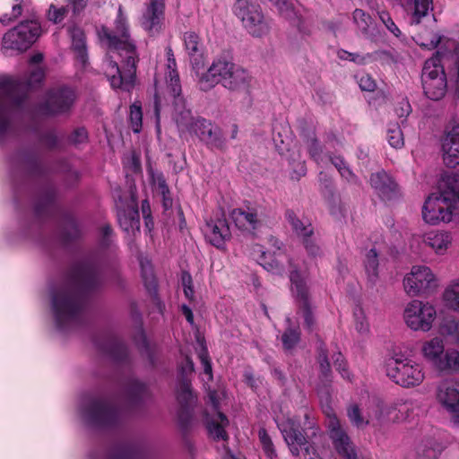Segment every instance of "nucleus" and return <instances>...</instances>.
<instances>
[{
    "label": "nucleus",
    "mask_w": 459,
    "mask_h": 459,
    "mask_svg": "<svg viewBox=\"0 0 459 459\" xmlns=\"http://www.w3.org/2000/svg\"><path fill=\"white\" fill-rule=\"evenodd\" d=\"M98 34L100 42L108 49L106 74L112 88L129 91L134 86L139 58L121 6L118 8L114 29L102 27Z\"/></svg>",
    "instance_id": "obj_1"
},
{
    "label": "nucleus",
    "mask_w": 459,
    "mask_h": 459,
    "mask_svg": "<svg viewBox=\"0 0 459 459\" xmlns=\"http://www.w3.org/2000/svg\"><path fill=\"white\" fill-rule=\"evenodd\" d=\"M101 282L97 263L84 261L73 268L69 283L52 293V308L58 328L65 329L80 321L85 305L84 291L97 289Z\"/></svg>",
    "instance_id": "obj_2"
},
{
    "label": "nucleus",
    "mask_w": 459,
    "mask_h": 459,
    "mask_svg": "<svg viewBox=\"0 0 459 459\" xmlns=\"http://www.w3.org/2000/svg\"><path fill=\"white\" fill-rule=\"evenodd\" d=\"M44 76V71L40 67L32 69L26 82L10 76H0V141L12 131L11 111L24 108L29 91L40 83Z\"/></svg>",
    "instance_id": "obj_3"
},
{
    "label": "nucleus",
    "mask_w": 459,
    "mask_h": 459,
    "mask_svg": "<svg viewBox=\"0 0 459 459\" xmlns=\"http://www.w3.org/2000/svg\"><path fill=\"white\" fill-rule=\"evenodd\" d=\"M459 203V175L448 174L438 183V192L431 194L422 207V218L429 224L449 222Z\"/></svg>",
    "instance_id": "obj_4"
},
{
    "label": "nucleus",
    "mask_w": 459,
    "mask_h": 459,
    "mask_svg": "<svg viewBox=\"0 0 459 459\" xmlns=\"http://www.w3.org/2000/svg\"><path fill=\"white\" fill-rule=\"evenodd\" d=\"M167 69L166 82L167 90L173 98V119L175 120L180 134L192 133L195 118L192 116L191 110L186 107V101L181 96V85L179 75L177 71V64L173 51L167 48Z\"/></svg>",
    "instance_id": "obj_5"
},
{
    "label": "nucleus",
    "mask_w": 459,
    "mask_h": 459,
    "mask_svg": "<svg viewBox=\"0 0 459 459\" xmlns=\"http://www.w3.org/2000/svg\"><path fill=\"white\" fill-rule=\"evenodd\" d=\"M385 372L394 383L405 388L418 386L425 378L422 364L399 354L386 360Z\"/></svg>",
    "instance_id": "obj_6"
},
{
    "label": "nucleus",
    "mask_w": 459,
    "mask_h": 459,
    "mask_svg": "<svg viewBox=\"0 0 459 459\" xmlns=\"http://www.w3.org/2000/svg\"><path fill=\"white\" fill-rule=\"evenodd\" d=\"M233 12L252 37L262 38L270 32V22L265 18L259 4L250 0H237Z\"/></svg>",
    "instance_id": "obj_7"
},
{
    "label": "nucleus",
    "mask_w": 459,
    "mask_h": 459,
    "mask_svg": "<svg viewBox=\"0 0 459 459\" xmlns=\"http://www.w3.org/2000/svg\"><path fill=\"white\" fill-rule=\"evenodd\" d=\"M322 408L327 418L326 427L329 438L337 454L343 459H359L355 446L342 427L333 408L329 404H325Z\"/></svg>",
    "instance_id": "obj_8"
},
{
    "label": "nucleus",
    "mask_w": 459,
    "mask_h": 459,
    "mask_svg": "<svg viewBox=\"0 0 459 459\" xmlns=\"http://www.w3.org/2000/svg\"><path fill=\"white\" fill-rule=\"evenodd\" d=\"M421 351L423 357L437 369L440 371L459 369V351L455 349L445 351L441 338L434 337L425 342Z\"/></svg>",
    "instance_id": "obj_9"
},
{
    "label": "nucleus",
    "mask_w": 459,
    "mask_h": 459,
    "mask_svg": "<svg viewBox=\"0 0 459 459\" xmlns=\"http://www.w3.org/2000/svg\"><path fill=\"white\" fill-rule=\"evenodd\" d=\"M41 27L38 21L30 20L19 23L3 37V48L23 52L40 36Z\"/></svg>",
    "instance_id": "obj_10"
},
{
    "label": "nucleus",
    "mask_w": 459,
    "mask_h": 459,
    "mask_svg": "<svg viewBox=\"0 0 459 459\" xmlns=\"http://www.w3.org/2000/svg\"><path fill=\"white\" fill-rule=\"evenodd\" d=\"M436 316L437 311L433 305L418 299L409 302L403 311V320L413 331L429 332Z\"/></svg>",
    "instance_id": "obj_11"
},
{
    "label": "nucleus",
    "mask_w": 459,
    "mask_h": 459,
    "mask_svg": "<svg viewBox=\"0 0 459 459\" xmlns=\"http://www.w3.org/2000/svg\"><path fill=\"white\" fill-rule=\"evenodd\" d=\"M290 280L291 291L298 305V313L303 317L305 327L312 331L316 321L307 281L297 270L290 271Z\"/></svg>",
    "instance_id": "obj_12"
},
{
    "label": "nucleus",
    "mask_w": 459,
    "mask_h": 459,
    "mask_svg": "<svg viewBox=\"0 0 459 459\" xmlns=\"http://www.w3.org/2000/svg\"><path fill=\"white\" fill-rule=\"evenodd\" d=\"M273 413V420L291 454L298 456L302 447L308 453L307 438L303 432L299 430V426L297 421L290 417L278 414L274 409Z\"/></svg>",
    "instance_id": "obj_13"
},
{
    "label": "nucleus",
    "mask_w": 459,
    "mask_h": 459,
    "mask_svg": "<svg viewBox=\"0 0 459 459\" xmlns=\"http://www.w3.org/2000/svg\"><path fill=\"white\" fill-rule=\"evenodd\" d=\"M83 416L91 423L108 426L115 423L119 418V411L108 401L91 399L82 409Z\"/></svg>",
    "instance_id": "obj_14"
},
{
    "label": "nucleus",
    "mask_w": 459,
    "mask_h": 459,
    "mask_svg": "<svg viewBox=\"0 0 459 459\" xmlns=\"http://www.w3.org/2000/svg\"><path fill=\"white\" fill-rule=\"evenodd\" d=\"M437 403L459 423V382L445 379L436 387Z\"/></svg>",
    "instance_id": "obj_15"
},
{
    "label": "nucleus",
    "mask_w": 459,
    "mask_h": 459,
    "mask_svg": "<svg viewBox=\"0 0 459 459\" xmlns=\"http://www.w3.org/2000/svg\"><path fill=\"white\" fill-rule=\"evenodd\" d=\"M436 285V278L425 265L412 266L411 273L403 279V286L409 296H418Z\"/></svg>",
    "instance_id": "obj_16"
},
{
    "label": "nucleus",
    "mask_w": 459,
    "mask_h": 459,
    "mask_svg": "<svg viewBox=\"0 0 459 459\" xmlns=\"http://www.w3.org/2000/svg\"><path fill=\"white\" fill-rule=\"evenodd\" d=\"M76 100L75 91L67 87H62L50 91L43 106L45 114L56 115L70 110Z\"/></svg>",
    "instance_id": "obj_17"
},
{
    "label": "nucleus",
    "mask_w": 459,
    "mask_h": 459,
    "mask_svg": "<svg viewBox=\"0 0 459 459\" xmlns=\"http://www.w3.org/2000/svg\"><path fill=\"white\" fill-rule=\"evenodd\" d=\"M408 410L407 403L396 402L394 403H386L384 401L374 398L371 400V405L368 411V417L379 423L387 421H395L401 420L399 416L403 411Z\"/></svg>",
    "instance_id": "obj_18"
},
{
    "label": "nucleus",
    "mask_w": 459,
    "mask_h": 459,
    "mask_svg": "<svg viewBox=\"0 0 459 459\" xmlns=\"http://www.w3.org/2000/svg\"><path fill=\"white\" fill-rule=\"evenodd\" d=\"M232 64L231 61L224 57L214 59L211 66L199 80L200 89L204 91H208L217 84L222 85L223 80L226 79Z\"/></svg>",
    "instance_id": "obj_19"
},
{
    "label": "nucleus",
    "mask_w": 459,
    "mask_h": 459,
    "mask_svg": "<svg viewBox=\"0 0 459 459\" xmlns=\"http://www.w3.org/2000/svg\"><path fill=\"white\" fill-rule=\"evenodd\" d=\"M208 397L212 408L216 411L214 418L207 420L209 434L216 440H227L228 434L225 428L229 425V420L222 412L219 411L220 395L217 391L211 390L208 393Z\"/></svg>",
    "instance_id": "obj_20"
},
{
    "label": "nucleus",
    "mask_w": 459,
    "mask_h": 459,
    "mask_svg": "<svg viewBox=\"0 0 459 459\" xmlns=\"http://www.w3.org/2000/svg\"><path fill=\"white\" fill-rule=\"evenodd\" d=\"M230 218L236 227L247 232H253L262 223L258 210L255 207L236 208L230 212Z\"/></svg>",
    "instance_id": "obj_21"
},
{
    "label": "nucleus",
    "mask_w": 459,
    "mask_h": 459,
    "mask_svg": "<svg viewBox=\"0 0 459 459\" xmlns=\"http://www.w3.org/2000/svg\"><path fill=\"white\" fill-rule=\"evenodd\" d=\"M165 4L164 0H150L143 13L142 25L150 34L158 33L163 24Z\"/></svg>",
    "instance_id": "obj_22"
},
{
    "label": "nucleus",
    "mask_w": 459,
    "mask_h": 459,
    "mask_svg": "<svg viewBox=\"0 0 459 459\" xmlns=\"http://www.w3.org/2000/svg\"><path fill=\"white\" fill-rule=\"evenodd\" d=\"M251 79L249 73L246 69L233 63L221 86L230 91H247L250 87Z\"/></svg>",
    "instance_id": "obj_23"
},
{
    "label": "nucleus",
    "mask_w": 459,
    "mask_h": 459,
    "mask_svg": "<svg viewBox=\"0 0 459 459\" xmlns=\"http://www.w3.org/2000/svg\"><path fill=\"white\" fill-rule=\"evenodd\" d=\"M443 160L448 167L459 164V126L453 127L442 140Z\"/></svg>",
    "instance_id": "obj_24"
},
{
    "label": "nucleus",
    "mask_w": 459,
    "mask_h": 459,
    "mask_svg": "<svg viewBox=\"0 0 459 459\" xmlns=\"http://www.w3.org/2000/svg\"><path fill=\"white\" fill-rule=\"evenodd\" d=\"M204 232L206 239L216 247H221L230 237V227L225 219L207 221Z\"/></svg>",
    "instance_id": "obj_25"
},
{
    "label": "nucleus",
    "mask_w": 459,
    "mask_h": 459,
    "mask_svg": "<svg viewBox=\"0 0 459 459\" xmlns=\"http://www.w3.org/2000/svg\"><path fill=\"white\" fill-rule=\"evenodd\" d=\"M191 134H195L201 141L212 146L221 147L222 145L220 130L204 118H196Z\"/></svg>",
    "instance_id": "obj_26"
},
{
    "label": "nucleus",
    "mask_w": 459,
    "mask_h": 459,
    "mask_svg": "<svg viewBox=\"0 0 459 459\" xmlns=\"http://www.w3.org/2000/svg\"><path fill=\"white\" fill-rule=\"evenodd\" d=\"M117 220L121 229L134 235L140 230L139 211L135 205H128L126 209L117 210Z\"/></svg>",
    "instance_id": "obj_27"
},
{
    "label": "nucleus",
    "mask_w": 459,
    "mask_h": 459,
    "mask_svg": "<svg viewBox=\"0 0 459 459\" xmlns=\"http://www.w3.org/2000/svg\"><path fill=\"white\" fill-rule=\"evenodd\" d=\"M370 185L383 198H390L397 188L396 183L384 170L371 175Z\"/></svg>",
    "instance_id": "obj_28"
},
{
    "label": "nucleus",
    "mask_w": 459,
    "mask_h": 459,
    "mask_svg": "<svg viewBox=\"0 0 459 459\" xmlns=\"http://www.w3.org/2000/svg\"><path fill=\"white\" fill-rule=\"evenodd\" d=\"M422 241L436 254L443 255L450 246L452 238L446 231L431 230L422 236Z\"/></svg>",
    "instance_id": "obj_29"
},
{
    "label": "nucleus",
    "mask_w": 459,
    "mask_h": 459,
    "mask_svg": "<svg viewBox=\"0 0 459 459\" xmlns=\"http://www.w3.org/2000/svg\"><path fill=\"white\" fill-rule=\"evenodd\" d=\"M352 22L357 33L364 38H370L376 31V22L365 10L356 8L352 12Z\"/></svg>",
    "instance_id": "obj_30"
},
{
    "label": "nucleus",
    "mask_w": 459,
    "mask_h": 459,
    "mask_svg": "<svg viewBox=\"0 0 459 459\" xmlns=\"http://www.w3.org/2000/svg\"><path fill=\"white\" fill-rule=\"evenodd\" d=\"M421 81L425 95L432 100H441L446 92V77H436Z\"/></svg>",
    "instance_id": "obj_31"
},
{
    "label": "nucleus",
    "mask_w": 459,
    "mask_h": 459,
    "mask_svg": "<svg viewBox=\"0 0 459 459\" xmlns=\"http://www.w3.org/2000/svg\"><path fill=\"white\" fill-rule=\"evenodd\" d=\"M177 400L182 407V413L179 416V418L181 419L185 412L186 414V417L188 418V410L196 402V396L194 394L192 391L189 380H180L178 386L177 388Z\"/></svg>",
    "instance_id": "obj_32"
},
{
    "label": "nucleus",
    "mask_w": 459,
    "mask_h": 459,
    "mask_svg": "<svg viewBox=\"0 0 459 459\" xmlns=\"http://www.w3.org/2000/svg\"><path fill=\"white\" fill-rule=\"evenodd\" d=\"M184 44L193 64L198 65L204 54V47L199 36L194 31L186 32L184 34Z\"/></svg>",
    "instance_id": "obj_33"
},
{
    "label": "nucleus",
    "mask_w": 459,
    "mask_h": 459,
    "mask_svg": "<svg viewBox=\"0 0 459 459\" xmlns=\"http://www.w3.org/2000/svg\"><path fill=\"white\" fill-rule=\"evenodd\" d=\"M441 59L442 56L437 52L430 58L425 61L421 72V81L426 80V77L429 79L446 77Z\"/></svg>",
    "instance_id": "obj_34"
},
{
    "label": "nucleus",
    "mask_w": 459,
    "mask_h": 459,
    "mask_svg": "<svg viewBox=\"0 0 459 459\" xmlns=\"http://www.w3.org/2000/svg\"><path fill=\"white\" fill-rule=\"evenodd\" d=\"M285 217L299 238L309 237L313 233L312 224L307 221H301L292 210L286 211Z\"/></svg>",
    "instance_id": "obj_35"
},
{
    "label": "nucleus",
    "mask_w": 459,
    "mask_h": 459,
    "mask_svg": "<svg viewBox=\"0 0 459 459\" xmlns=\"http://www.w3.org/2000/svg\"><path fill=\"white\" fill-rule=\"evenodd\" d=\"M70 37L72 39V47L76 53L77 59L85 65L87 62V52L85 45V36L83 31L78 27H73L69 30Z\"/></svg>",
    "instance_id": "obj_36"
},
{
    "label": "nucleus",
    "mask_w": 459,
    "mask_h": 459,
    "mask_svg": "<svg viewBox=\"0 0 459 459\" xmlns=\"http://www.w3.org/2000/svg\"><path fill=\"white\" fill-rule=\"evenodd\" d=\"M273 4L282 18L293 23L298 22V26L299 27L300 20L298 16L294 0H275L273 2Z\"/></svg>",
    "instance_id": "obj_37"
},
{
    "label": "nucleus",
    "mask_w": 459,
    "mask_h": 459,
    "mask_svg": "<svg viewBox=\"0 0 459 459\" xmlns=\"http://www.w3.org/2000/svg\"><path fill=\"white\" fill-rule=\"evenodd\" d=\"M433 9V0H413L411 2V23H420Z\"/></svg>",
    "instance_id": "obj_38"
},
{
    "label": "nucleus",
    "mask_w": 459,
    "mask_h": 459,
    "mask_svg": "<svg viewBox=\"0 0 459 459\" xmlns=\"http://www.w3.org/2000/svg\"><path fill=\"white\" fill-rule=\"evenodd\" d=\"M286 321L289 327L282 333L281 342L285 350H291L300 340V331L298 326L294 328L290 326V318L288 317Z\"/></svg>",
    "instance_id": "obj_39"
},
{
    "label": "nucleus",
    "mask_w": 459,
    "mask_h": 459,
    "mask_svg": "<svg viewBox=\"0 0 459 459\" xmlns=\"http://www.w3.org/2000/svg\"><path fill=\"white\" fill-rule=\"evenodd\" d=\"M440 333L451 337L459 344V320L454 317L444 319L439 328Z\"/></svg>",
    "instance_id": "obj_40"
},
{
    "label": "nucleus",
    "mask_w": 459,
    "mask_h": 459,
    "mask_svg": "<svg viewBox=\"0 0 459 459\" xmlns=\"http://www.w3.org/2000/svg\"><path fill=\"white\" fill-rule=\"evenodd\" d=\"M386 140L390 146H392L394 149H401L402 147H403V134L398 124L389 125L386 132Z\"/></svg>",
    "instance_id": "obj_41"
},
{
    "label": "nucleus",
    "mask_w": 459,
    "mask_h": 459,
    "mask_svg": "<svg viewBox=\"0 0 459 459\" xmlns=\"http://www.w3.org/2000/svg\"><path fill=\"white\" fill-rule=\"evenodd\" d=\"M377 253L376 249L372 248L370 249L365 259V269L366 273L368 274V279L371 281H374L377 280L378 275V258H377Z\"/></svg>",
    "instance_id": "obj_42"
},
{
    "label": "nucleus",
    "mask_w": 459,
    "mask_h": 459,
    "mask_svg": "<svg viewBox=\"0 0 459 459\" xmlns=\"http://www.w3.org/2000/svg\"><path fill=\"white\" fill-rule=\"evenodd\" d=\"M318 362L320 366V377L324 384L329 383L331 381V367L328 361L326 350L324 344H321L318 347Z\"/></svg>",
    "instance_id": "obj_43"
},
{
    "label": "nucleus",
    "mask_w": 459,
    "mask_h": 459,
    "mask_svg": "<svg viewBox=\"0 0 459 459\" xmlns=\"http://www.w3.org/2000/svg\"><path fill=\"white\" fill-rule=\"evenodd\" d=\"M443 298L448 307L459 311V281L449 285L444 291Z\"/></svg>",
    "instance_id": "obj_44"
},
{
    "label": "nucleus",
    "mask_w": 459,
    "mask_h": 459,
    "mask_svg": "<svg viewBox=\"0 0 459 459\" xmlns=\"http://www.w3.org/2000/svg\"><path fill=\"white\" fill-rule=\"evenodd\" d=\"M347 416L350 421L358 429H362L369 424L372 420L368 416L364 418L361 414L360 409L357 404H351L347 409Z\"/></svg>",
    "instance_id": "obj_45"
},
{
    "label": "nucleus",
    "mask_w": 459,
    "mask_h": 459,
    "mask_svg": "<svg viewBox=\"0 0 459 459\" xmlns=\"http://www.w3.org/2000/svg\"><path fill=\"white\" fill-rule=\"evenodd\" d=\"M142 277L146 289L152 292L156 290L157 283L151 264L146 261H141Z\"/></svg>",
    "instance_id": "obj_46"
},
{
    "label": "nucleus",
    "mask_w": 459,
    "mask_h": 459,
    "mask_svg": "<svg viewBox=\"0 0 459 459\" xmlns=\"http://www.w3.org/2000/svg\"><path fill=\"white\" fill-rule=\"evenodd\" d=\"M129 120L132 130L134 133H140L143 125L142 107L138 103H134L130 107Z\"/></svg>",
    "instance_id": "obj_47"
},
{
    "label": "nucleus",
    "mask_w": 459,
    "mask_h": 459,
    "mask_svg": "<svg viewBox=\"0 0 459 459\" xmlns=\"http://www.w3.org/2000/svg\"><path fill=\"white\" fill-rule=\"evenodd\" d=\"M258 437L262 445L264 454L270 459H273L276 456V452L273 444V441L268 435L265 429L262 428L258 431Z\"/></svg>",
    "instance_id": "obj_48"
},
{
    "label": "nucleus",
    "mask_w": 459,
    "mask_h": 459,
    "mask_svg": "<svg viewBox=\"0 0 459 459\" xmlns=\"http://www.w3.org/2000/svg\"><path fill=\"white\" fill-rule=\"evenodd\" d=\"M299 157L300 155L298 152L290 160V166L292 169L291 178L295 180H299L307 173L306 163L303 160H298Z\"/></svg>",
    "instance_id": "obj_49"
},
{
    "label": "nucleus",
    "mask_w": 459,
    "mask_h": 459,
    "mask_svg": "<svg viewBox=\"0 0 459 459\" xmlns=\"http://www.w3.org/2000/svg\"><path fill=\"white\" fill-rule=\"evenodd\" d=\"M375 10L377 11L378 17H379L380 21L385 26L386 30L390 33H392L394 37L400 38L402 36V31L398 28V26L395 24V22L393 21L389 13H387L385 11H378V7Z\"/></svg>",
    "instance_id": "obj_50"
},
{
    "label": "nucleus",
    "mask_w": 459,
    "mask_h": 459,
    "mask_svg": "<svg viewBox=\"0 0 459 459\" xmlns=\"http://www.w3.org/2000/svg\"><path fill=\"white\" fill-rule=\"evenodd\" d=\"M68 7L71 8V6L68 4L66 6L61 7H56L55 4H50L48 12V19L56 24L62 22L67 15L69 10Z\"/></svg>",
    "instance_id": "obj_51"
},
{
    "label": "nucleus",
    "mask_w": 459,
    "mask_h": 459,
    "mask_svg": "<svg viewBox=\"0 0 459 459\" xmlns=\"http://www.w3.org/2000/svg\"><path fill=\"white\" fill-rule=\"evenodd\" d=\"M107 351L116 360H123L127 355L126 347L117 340L110 342Z\"/></svg>",
    "instance_id": "obj_52"
},
{
    "label": "nucleus",
    "mask_w": 459,
    "mask_h": 459,
    "mask_svg": "<svg viewBox=\"0 0 459 459\" xmlns=\"http://www.w3.org/2000/svg\"><path fill=\"white\" fill-rule=\"evenodd\" d=\"M307 250V254L311 256H317L321 254V248L317 243V239L313 232L309 237H303L299 238Z\"/></svg>",
    "instance_id": "obj_53"
},
{
    "label": "nucleus",
    "mask_w": 459,
    "mask_h": 459,
    "mask_svg": "<svg viewBox=\"0 0 459 459\" xmlns=\"http://www.w3.org/2000/svg\"><path fill=\"white\" fill-rule=\"evenodd\" d=\"M353 314L356 321V329L358 332L361 333L368 332L369 325L367 321L363 309L361 307H356Z\"/></svg>",
    "instance_id": "obj_54"
},
{
    "label": "nucleus",
    "mask_w": 459,
    "mask_h": 459,
    "mask_svg": "<svg viewBox=\"0 0 459 459\" xmlns=\"http://www.w3.org/2000/svg\"><path fill=\"white\" fill-rule=\"evenodd\" d=\"M307 148L310 157L317 163L321 160V147L316 138H309L307 141Z\"/></svg>",
    "instance_id": "obj_55"
},
{
    "label": "nucleus",
    "mask_w": 459,
    "mask_h": 459,
    "mask_svg": "<svg viewBox=\"0 0 459 459\" xmlns=\"http://www.w3.org/2000/svg\"><path fill=\"white\" fill-rule=\"evenodd\" d=\"M16 2L17 3L15 4H13V8H12V16L9 17L7 14L3 15L0 18L1 23L7 25L11 22L17 19L19 16H21L22 13L23 0H16Z\"/></svg>",
    "instance_id": "obj_56"
},
{
    "label": "nucleus",
    "mask_w": 459,
    "mask_h": 459,
    "mask_svg": "<svg viewBox=\"0 0 459 459\" xmlns=\"http://www.w3.org/2000/svg\"><path fill=\"white\" fill-rule=\"evenodd\" d=\"M198 357L200 359L201 364L203 365L204 373L209 377V379L211 380L212 378V368L206 347L202 348Z\"/></svg>",
    "instance_id": "obj_57"
},
{
    "label": "nucleus",
    "mask_w": 459,
    "mask_h": 459,
    "mask_svg": "<svg viewBox=\"0 0 459 459\" xmlns=\"http://www.w3.org/2000/svg\"><path fill=\"white\" fill-rule=\"evenodd\" d=\"M129 393L134 399H142L147 394L145 385L138 381H133L130 385Z\"/></svg>",
    "instance_id": "obj_58"
},
{
    "label": "nucleus",
    "mask_w": 459,
    "mask_h": 459,
    "mask_svg": "<svg viewBox=\"0 0 459 459\" xmlns=\"http://www.w3.org/2000/svg\"><path fill=\"white\" fill-rule=\"evenodd\" d=\"M334 367L344 379L351 380V374L347 368L346 362L340 352L334 355Z\"/></svg>",
    "instance_id": "obj_59"
},
{
    "label": "nucleus",
    "mask_w": 459,
    "mask_h": 459,
    "mask_svg": "<svg viewBox=\"0 0 459 459\" xmlns=\"http://www.w3.org/2000/svg\"><path fill=\"white\" fill-rule=\"evenodd\" d=\"M359 85L362 91H373L376 89L375 80L368 74H361L359 77Z\"/></svg>",
    "instance_id": "obj_60"
},
{
    "label": "nucleus",
    "mask_w": 459,
    "mask_h": 459,
    "mask_svg": "<svg viewBox=\"0 0 459 459\" xmlns=\"http://www.w3.org/2000/svg\"><path fill=\"white\" fill-rule=\"evenodd\" d=\"M338 56L341 59L350 60V61H352V62H354L356 64H359V65L363 64L364 61H365V57L364 56H361L359 54L351 53V52H348V51L342 50V49L338 51Z\"/></svg>",
    "instance_id": "obj_61"
},
{
    "label": "nucleus",
    "mask_w": 459,
    "mask_h": 459,
    "mask_svg": "<svg viewBox=\"0 0 459 459\" xmlns=\"http://www.w3.org/2000/svg\"><path fill=\"white\" fill-rule=\"evenodd\" d=\"M87 131L84 128H78L72 133L70 136V141L74 144H80L85 143L87 141Z\"/></svg>",
    "instance_id": "obj_62"
},
{
    "label": "nucleus",
    "mask_w": 459,
    "mask_h": 459,
    "mask_svg": "<svg viewBox=\"0 0 459 459\" xmlns=\"http://www.w3.org/2000/svg\"><path fill=\"white\" fill-rule=\"evenodd\" d=\"M411 112V107L407 100H403L398 103L395 113L399 117H407Z\"/></svg>",
    "instance_id": "obj_63"
},
{
    "label": "nucleus",
    "mask_w": 459,
    "mask_h": 459,
    "mask_svg": "<svg viewBox=\"0 0 459 459\" xmlns=\"http://www.w3.org/2000/svg\"><path fill=\"white\" fill-rule=\"evenodd\" d=\"M71 6L74 15L80 14L87 5L88 0H65Z\"/></svg>",
    "instance_id": "obj_64"
}]
</instances>
